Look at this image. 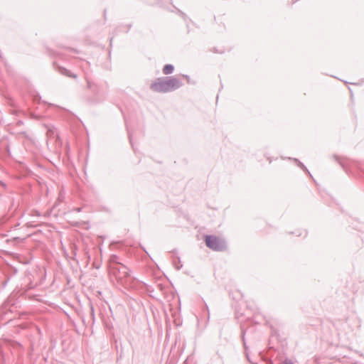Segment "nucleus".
<instances>
[{
  "label": "nucleus",
  "mask_w": 364,
  "mask_h": 364,
  "mask_svg": "<svg viewBox=\"0 0 364 364\" xmlns=\"http://www.w3.org/2000/svg\"><path fill=\"white\" fill-rule=\"evenodd\" d=\"M111 274L120 283H125L129 276L128 269L127 267L120 263H112Z\"/></svg>",
  "instance_id": "obj_2"
},
{
  "label": "nucleus",
  "mask_w": 364,
  "mask_h": 364,
  "mask_svg": "<svg viewBox=\"0 0 364 364\" xmlns=\"http://www.w3.org/2000/svg\"><path fill=\"white\" fill-rule=\"evenodd\" d=\"M205 242L207 247L213 250L220 251L223 249V244L222 241L217 237L207 235L205 236Z\"/></svg>",
  "instance_id": "obj_3"
},
{
  "label": "nucleus",
  "mask_w": 364,
  "mask_h": 364,
  "mask_svg": "<svg viewBox=\"0 0 364 364\" xmlns=\"http://www.w3.org/2000/svg\"><path fill=\"white\" fill-rule=\"evenodd\" d=\"M173 71V66L171 65H166L163 68V73L165 75L172 73Z\"/></svg>",
  "instance_id": "obj_4"
},
{
  "label": "nucleus",
  "mask_w": 364,
  "mask_h": 364,
  "mask_svg": "<svg viewBox=\"0 0 364 364\" xmlns=\"http://www.w3.org/2000/svg\"><path fill=\"white\" fill-rule=\"evenodd\" d=\"M181 86V82L176 77L158 78L150 86L156 92H168L175 90Z\"/></svg>",
  "instance_id": "obj_1"
}]
</instances>
